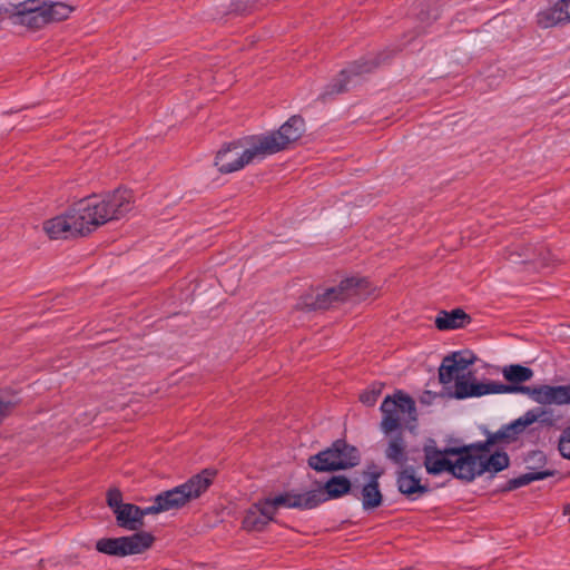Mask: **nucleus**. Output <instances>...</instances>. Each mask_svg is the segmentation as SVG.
<instances>
[{
    "instance_id": "34",
    "label": "nucleus",
    "mask_w": 570,
    "mask_h": 570,
    "mask_svg": "<svg viewBox=\"0 0 570 570\" xmlns=\"http://www.w3.org/2000/svg\"><path fill=\"white\" fill-rule=\"evenodd\" d=\"M261 0H230L227 13L246 14L256 8Z\"/></svg>"
},
{
    "instance_id": "13",
    "label": "nucleus",
    "mask_w": 570,
    "mask_h": 570,
    "mask_svg": "<svg viewBox=\"0 0 570 570\" xmlns=\"http://www.w3.org/2000/svg\"><path fill=\"white\" fill-rule=\"evenodd\" d=\"M396 485L400 493L410 500H415L430 491L428 484H422L415 475L413 466H405L397 472Z\"/></svg>"
},
{
    "instance_id": "1",
    "label": "nucleus",
    "mask_w": 570,
    "mask_h": 570,
    "mask_svg": "<svg viewBox=\"0 0 570 570\" xmlns=\"http://www.w3.org/2000/svg\"><path fill=\"white\" fill-rule=\"evenodd\" d=\"M487 439L470 444L440 449L436 441L429 438L423 445V464L430 475L449 473L453 478L472 482L489 472L497 474L510 466V458L504 450L513 443L502 425L497 432L485 431Z\"/></svg>"
},
{
    "instance_id": "31",
    "label": "nucleus",
    "mask_w": 570,
    "mask_h": 570,
    "mask_svg": "<svg viewBox=\"0 0 570 570\" xmlns=\"http://www.w3.org/2000/svg\"><path fill=\"white\" fill-rule=\"evenodd\" d=\"M384 384L380 382L372 383L367 390L360 394V401L366 406H374L382 394Z\"/></svg>"
},
{
    "instance_id": "7",
    "label": "nucleus",
    "mask_w": 570,
    "mask_h": 570,
    "mask_svg": "<svg viewBox=\"0 0 570 570\" xmlns=\"http://www.w3.org/2000/svg\"><path fill=\"white\" fill-rule=\"evenodd\" d=\"M265 153L255 135L225 144L215 157V166L222 174H230L244 168L255 158H264Z\"/></svg>"
},
{
    "instance_id": "16",
    "label": "nucleus",
    "mask_w": 570,
    "mask_h": 570,
    "mask_svg": "<svg viewBox=\"0 0 570 570\" xmlns=\"http://www.w3.org/2000/svg\"><path fill=\"white\" fill-rule=\"evenodd\" d=\"M483 382H478L474 373L469 371L466 374H462L458 377L454 385V391L450 394L456 400H465L470 397L483 396Z\"/></svg>"
},
{
    "instance_id": "12",
    "label": "nucleus",
    "mask_w": 570,
    "mask_h": 570,
    "mask_svg": "<svg viewBox=\"0 0 570 570\" xmlns=\"http://www.w3.org/2000/svg\"><path fill=\"white\" fill-rule=\"evenodd\" d=\"M272 500L277 508L285 507L299 510H311L325 502L323 494L317 490L305 493L283 492L272 498Z\"/></svg>"
},
{
    "instance_id": "24",
    "label": "nucleus",
    "mask_w": 570,
    "mask_h": 570,
    "mask_svg": "<svg viewBox=\"0 0 570 570\" xmlns=\"http://www.w3.org/2000/svg\"><path fill=\"white\" fill-rule=\"evenodd\" d=\"M558 473L557 470H542L537 472H528L524 474H521L520 476L512 478L508 480L504 485H502L501 491L502 492H510L513 490H517L521 487L528 485L533 481H540L544 480L547 478L553 476Z\"/></svg>"
},
{
    "instance_id": "25",
    "label": "nucleus",
    "mask_w": 570,
    "mask_h": 570,
    "mask_svg": "<svg viewBox=\"0 0 570 570\" xmlns=\"http://www.w3.org/2000/svg\"><path fill=\"white\" fill-rule=\"evenodd\" d=\"M385 456L395 464L404 465L407 461L406 444L401 431L391 436Z\"/></svg>"
},
{
    "instance_id": "37",
    "label": "nucleus",
    "mask_w": 570,
    "mask_h": 570,
    "mask_svg": "<svg viewBox=\"0 0 570 570\" xmlns=\"http://www.w3.org/2000/svg\"><path fill=\"white\" fill-rule=\"evenodd\" d=\"M107 504L116 514V511L121 510L127 503L122 501L121 491L118 488H111L107 491Z\"/></svg>"
},
{
    "instance_id": "22",
    "label": "nucleus",
    "mask_w": 570,
    "mask_h": 570,
    "mask_svg": "<svg viewBox=\"0 0 570 570\" xmlns=\"http://www.w3.org/2000/svg\"><path fill=\"white\" fill-rule=\"evenodd\" d=\"M558 473L557 470H542L537 472H528L524 474H521L520 476L512 478L508 480L504 485H502L501 491L502 492H510L513 490H517L521 487L528 485L533 481H540L544 480L547 478L553 476Z\"/></svg>"
},
{
    "instance_id": "36",
    "label": "nucleus",
    "mask_w": 570,
    "mask_h": 570,
    "mask_svg": "<svg viewBox=\"0 0 570 570\" xmlns=\"http://www.w3.org/2000/svg\"><path fill=\"white\" fill-rule=\"evenodd\" d=\"M450 355H455L456 366L459 367L461 373H464V371L470 365H472L476 360L473 352H471L469 350L456 351V352L451 353Z\"/></svg>"
},
{
    "instance_id": "42",
    "label": "nucleus",
    "mask_w": 570,
    "mask_h": 570,
    "mask_svg": "<svg viewBox=\"0 0 570 570\" xmlns=\"http://www.w3.org/2000/svg\"><path fill=\"white\" fill-rule=\"evenodd\" d=\"M549 413L541 416L538 421L542 424V425H546V426H552L554 425V420L550 416L552 414V411L551 410H548Z\"/></svg>"
},
{
    "instance_id": "38",
    "label": "nucleus",
    "mask_w": 570,
    "mask_h": 570,
    "mask_svg": "<svg viewBox=\"0 0 570 570\" xmlns=\"http://www.w3.org/2000/svg\"><path fill=\"white\" fill-rule=\"evenodd\" d=\"M558 450L562 458L570 460V425L562 430L558 442Z\"/></svg>"
},
{
    "instance_id": "17",
    "label": "nucleus",
    "mask_w": 570,
    "mask_h": 570,
    "mask_svg": "<svg viewBox=\"0 0 570 570\" xmlns=\"http://www.w3.org/2000/svg\"><path fill=\"white\" fill-rule=\"evenodd\" d=\"M549 411L544 407H534L529 411H527L522 416L518 417L517 420L504 424V429L510 434L511 441L515 442L520 434L524 432V430L537 422L541 416L548 414Z\"/></svg>"
},
{
    "instance_id": "28",
    "label": "nucleus",
    "mask_w": 570,
    "mask_h": 570,
    "mask_svg": "<svg viewBox=\"0 0 570 570\" xmlns=\"http://www.w3.org/2000/svg\"><path fill=\"white\" fill-rule=\"evenodd\" d=\"M463 373L459 370L455 362V355H446L443 357L442 363L439 367V381L443 385H448L453 381L456 383L458 377H461Z\"/></svg>"
},
{
    "instance_id": "8",
    "label": "nucleus",
    "mask_w": 570,
    "mask_h": 570,
    "mask_svg": "<svg viewBox=\"0 0 570 570\" xmlns=\"http://www.w3.org/2000/svg\"><path fill=\"white\" fill-rule=\"evenodd\" d=\"M217 471L214 469H204L202 472L193 475L185 483L173 489L161 491L157 494L158 501L165 512L179 510L191 500L198 499L213 484Z\"/></svg>"
},
{
    "instance_id": "6",
    "label": "nucleus",
    "mask_w": 570,
    "mask_h": 570,
    "mask_svg": "<svg viewBox=\"0 0 570 570\" xmlns=\"http://www.w3.org/2000/svg\"><path fill=\"white\" fill-rule=\"evenodd\" d=\"M361 462V452L345 439H337L332 444L308 458L307 464L314 471L336 472L355 468Z\"/></svg>"
},
{
    "instance_id": "29",
    "label": "nucleus",
    "mask_w": 570,
    "mask_h": 570,
    "mask_svg": "<svg viewBox=\"0 0 570 570\" xmlns=\"http://www.w3.org/2000/svg\"><path fill=\"white\" fill-rule=\"evenodd\" d=\"M268 524L269 523L264 520L263 515L255 509L254 505L246 511V514L242 521V528L249 532H262Z\"/></svg>"
},
{
    "instance_id": "27",
    "label": "nucleus",
    "mask_w": 570,
    "mask_h": 570,
    "mask_svg": "<svg viewBox=\"0 0 570 570\" xmlns=\"http://www.w3.org/2000/svg\"><path fill=\"white\" fill-rule=\"evenodd\" d=\"M96 550L100 553L114 556V557H126L125 538H102L97 541Z\"/></svg>"
},
{
    "instance_id": "33",
    "label": "nucleus",
    "mask_w": 570,
    "mask_h": 570,
    "mask_svg": "<svg viewBox=\"0 0 570 570\" xmlns=\"http://www.w3.org/2000/svg\"><path fill=\"white\" fill-rule=\"evenodd\" d=\"M535 254L532 256L525 255V258L520 261V263L527 264V263H533L538 264L541 267H546L550 265L551 261V253L548 248L540 246L539 248H535Z\"/></svg>"
},
{
    "instance_id": "14",
    "label": "nucleus",
    "mask_w": 570,
    "mask_h": 570,
    "mask_svg": "<svg viewBox=\"0 0 570 570\" xmlns=\"http://www.w3.org/2000/svg\"><path fill=\"white\" fill-rule=\"evenodd\" d=\"M533 374L532 368L521 364L507 365L502 370V375L508 382V386H514L518 389L513 394L529 395L532 386L523 385V383L530 381L533 377Z\"/></svg>"
},
{
    "instance_id": "40",
    "label": "nucleus",
    "mask_w": 570,
    "mask_h": 570,
    "mask_svg": "<svg viewBox=\"0 0 570 570\" xmlns=\"http://www.w3.org/2000/svg\"><path fill=\"white\" fill-rule=\"evenodd\" d=\"M384 474L382 469H379L374 463L367 466V471L363 472V476L367 478V481H374V483H380V478Z\"/></svg>"
},
{
    "instance_id": "23",
    "label": "nucleus",
    "mask_w": 570,
    "mask_h": 570,
    "mask_svg": "<svg viewBox=\"0 0 570 570\" xmlns=\"http://www.w3.org/2000/svg\"><path fill=\"white\" fill-rule=\"evenodd\" d=\"M558 473L557 470H542L537 472H528L524 474H521L520 476L512 478L508 480L504 485H502L501 491L502 492H510L513 490H517L521 487L528 485L533 481H540L544 480L547 478L553 476Z\"/></svg>"
},
{
    "instance_id": "39",
    "label": "nucleus",
    "mask_w": 570,
    "mask_h": 570,
    "mask_svg": "<svg viewBox=\"0 0 570 570\" xmlns=\"http://www.w3.org/2000/svg\"><path fill=\"white\" fill-rule=\"evenodd\" d=\"M161 512H165V510H164L163 505L160 504V502L158 501L157 495L154 498V504L153 505H149V507H146V508H141L140 507L141 520H144V518L146 515L158 514V513H161Z\"/></svg>"
},
{
    "instance_id": "5",
    "label": "nucleus",
    "mask_w": 570,
    "mask_h": 570,
    "mask_svg": "<svg viewBox=\"0 0 570 570\" xmlns=\"http://www.w3.org/2000/svg\"><path fill=\"white\" fill-rule=\"evenodd\" d=\"M400 50L401 48L385 49L377 53H370L350 62L346 68L340 71L336 78L332 79L324 87V90L318 95L317 100L325 104L333 100L337 95L346 92L353 77H360L373 72L376 68L390 61Z\"/></svg>"
},
{
    "instance_id": "32",
    "label": "nucleus",
    "mask_w": 570,
    "mask_h": 570,
    "mask_svg": "<svg viewBox=\"0 0 570 570\" xmlns=\"http://www.w3.org/2000/svg\"><path fill=\"white\" fill-rule=\"evenodd\" d=\"M273 503L274 501L272 498H264L253 504L255 509L263 515L264 520L267 521V523L275 521V514L278 508Z\"/></svg>"
},
{
    "instance_id": "19",
    "label": "nucleus",
    "mask_w": 570,
    "mask_h": 570,
    "mask_svg": "<svg viewBox=\"0 0 570 570\" xmlns=\"http://www.w3.org/2000/svg\"><path fill=\"white\" fill-rule=\"evenodd\" d=\"M471 322V316L462 308H454L450 312L441 311L435 317V326L440 331L463 328Z\"/></svg>"
},
{
    "instance_id": "4",
    "label": "nucleus",
    "mask_w": 570,
    "mask_h": 570,
    "mask_svg": "<svg viewBox=\"0 0 570 570\" xmlns=\"http://www.w3.org/2000/svg\"><path fill=\"white\" fill-rule=\"evenodd\" d=\"M368 287L370 283L365 277H346L337 286L302 295L298 305L306 312L325 311L348 298L365 296Z\"/></svg>"
},
{
    "instance_id": "11",
    "label": "nucleus",
    "mask_w": 570,
    "mask_h": 570,
    "mask_svg": "<svg viewBox=\"0 0 570 570\" xmlns=\"http://www.w3.org/2000/svg\"><path fill=\"white\" fill-rule=\"evenodd\" d=\"M528 396L541 405H568L570 404V383L567 385H535L532 386Z\"/></svg>"
},
{
    "instance_id": "15",
    "label": "nucleus",
    "mask_w": 570,
    "mask_h": 570,
    "mask_svg": "<svg viewBox=\"0 0 570 570\" xmlns=\"http://www.w3.org/2000/svg\"><path fill=\"white\" fill-rule=\"evenodd\" d=\"M566 22H570V0H558L552 7L538 13V23L542 28Z\"/></svg>"
},
{
    "instance_id": "18",
    "label": "nucleus",
    "mask_w": 570,
    "mask_h": 570,
    "mask_svg": "<svg viewBox=\"0 0 570 570\" xmlns=\"http://www.w3.org/2000/svg\"><path fill=\"white\" fill-rule=\"evenodd\" d=\"M323 498L326 500L338 499L348 493H352L355 498H358V492L353 490L351 480L345 475H333L331 476L323 487V491L318 490Z\"/></svg>"
},
{
    "instance_id": "41",
    "label": "nucleus",
    "mask_w": 570,
    "mask_h": 570,
    "mask_svg": "<svg viewBox=\"0 0 570 570\" xmlns=\"http://www.w3.org/2000/svg\"><path fill=\"white\" fill-rule=\"evenodd\" d=\"M527 461L528 460H534L535 462H538L539 464L543 465L546 464L547 462V456L546 454L540 451V450H534V451H531L529 454H528V458L525 459Z\"/></svg>"
},
{
    "instance_id": "20",
    "label": "nucleus",
    "mask_w": 570,
    "mask_h": 570,
    "mask_svg": "<svg viewBox=\"0 0 570 570\" xmlns=\"http://www.w3.org/2000/svg\"><path fill=\"white\" fill-rule=\"evenodd\" d=\"M116 521L120 528L129 531H138L145 524L140 517V507L127 503L121 510L116 511Z\"/></svg>"
},
{
    "instance_id": "9",
    "label": "nucleus",
    "mask_w": 570,
    "mask_h": 570,
    "mask_svg": "<svg viewBox=\"0 0 570 570\" xmlns=\"http://www.w3.org/2000/svg\"><path fill=\"white\" fill-rule=\"evenodd\" d=\"M305 132V120L299 115H294L285 121L278 130L269 134L255 135V140L261 142L265 156L274 155L299 140Z\"/></svg>"
},
{
    "instance_id": "35",
    "label": "nucleus",
    "mask_w": 570,
    "mask_h": 570,
    "mask_svg": "<svg viewBox=\"0 0 570 570\" xmlns=\"http://www.w3.org/2000/svg\"><path fill=\"white\" fill-rule=\"evenodd\" d=\"M483 395L488 394H513L518 389L514 386H508V384L501 382L490 381L483 383Z\"/></svg>"
},
{
    "instance_id": "2",
    "label": "nucleus",
    "mask_w": 570,
    "mask_h": 570,
    "mask_svg": "<svg viewBox=\"0 0 570 570\" xmlns=\"http://www.w3.org/2000/svg\"><path fill=\"white\" fill-rule=\"evenodd\" d=\"M132 191L126 188H117L104 197H85L73 203L65 214L46 220L43 229L51 239L85 236L110 220L124 217L132 208Z\"/></svg>"
},
{
    "instance_id": "21",
    "label": "nucleus",
    "mask_w": 570,
    "mask_h": 570,
    "mask_svg": "<svg viewBox=\"0 0 570 570\" xmlns=\"http://www.w3.org/2000/svg\"><path fill=\"white\" fill-rule=\"evenodd\" d=\"M124 538L127 556L145 552L151 548L156 540L150 532L146 531H136L134 534Z\"/></svg>"
},
{
    "instance_id": "3",
    "label": "nucleus",
    "mask_w": 570,
    "mask_h": 570,
    "mask_svg": "<svg viewBox=\"0 0 570 570\" xmlns=\"http://www.w3.org/2000/svg\"><path fill=\"white\" fill-rule=\"evenodd\" d=\"M73 10V7L63 2L26 0L13 6L10 18L13 23L38 30L48 23L68 19Z\"/></svg>"
},
{
    "instance_id": "26",
    "label": "nucleus",
    "mask_w": 570,
    "mask_h": 570,
    "mask_svg": "<svg viewBox=\"0 0 570 570\" xmlns=\"http://www.w3.org/2000/svg\"><path fill=\"white\" fill-rule=\"evenodd\" d=\"M360 497L362 500V507L365 511L374 510L383 503V494L380 489V483H374V481H366L358 493V498Z\"/></svg>"
},
{
    "instance_id": "30",
    "label": "nucleus",
    "mask_w": 570,
    "mask_h": 570,
    "mask_svg": "<svg viewBox=\"0 0 570 570\" xmlns=\"http://www.w3.org/2000/svg\"><path fill=\"white\" fill-rule=\"evenodd\" d=\"M19 403L20 399L17 393L9 390L0 391V424L13 412Z\"/></svg>"
},
{
    "instance_id": "10",
    "label": "nucleus",
    "mask_w": 570,
    "mask_h": 570,
    "mask_svg": "<svg viewBox=\"0 0 570 570\" xmlns=\"http://www.w3.org/2000/svg\"><path fill=\"white\" fill-rule=\"evenodd\" d=\"M380 410L383 414L381 429L386 434L401 428L402 414H406L409 420L416 421L415 401L401 390L395 391L393 395H387Z\"/></svg>"
},
{
    "instance_id": "43",
    "label": "nucleus",
    "mask_w": 570,
    "mask_h": 570,
    "mask_svg": "<svg viewBox=\"0 0 570 570\" xmlns=\"http://www.w3.org/2000/svg\"><path fill=\"white\" fill-rule=\"evenodd\" d=\"M424 394H425V395H428V396H430V397L432 396V393H431L430 391H425V393H424Z\"/></svg>"
}]
</instances>
